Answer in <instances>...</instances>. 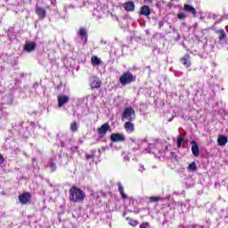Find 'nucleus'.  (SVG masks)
<instances>
[{
  "instance_id": "f257e3e1",
  "label": "nucleus",
  "mask_w": 228,
  "mask_h": 228,
  "mask_svg": "<svg viewBox=\"0 0 228 228\" xmlns=\"http://www.w3.org/2000/svg\"><path fill=\"white\" fill-rule=\"evenodd\" d=\"M85 199H86V194L81 188L76 186L69 188V200L70 202H73L74 204H83Z\"/></svg>"
},
{
  "instance_id": "f03ea898",
  "label": "nucleus",
  "mask_w": 228,
  "mask_h": 228,
  "mask_svg": "<svg viewBox=\"0 0 228 228\" xmlns=\"http://www.w3.org/2000/svg\"><path fill=\"white\" fill-rule=\"evenodd\" d=\"M134 81H136V76H134L133 73L129 71L124 72L119 77V83L122 86L131 85V83H134Z\"/></svg>"
},
{
  "instance_id": "7ed1b4c3",
  "label": "nucleus",
  "mask_w": 228,
  "mask_h": 228,
  "mask_svg": "<svg viewBox=\"0 0 228 228\" xmlns=\"http://www.w3.org/2000/svg\"><path fill=\"white\" fill-rule=\"evenodd\" d=\"M126 118V120L133 122L136 118V111L133 107H126L125 108L123 114H122V120Z\"/></svg>"
},
{
  "instance_id": "20e7f679",
  "label": "nucleus",
  "mask_w": 228,
  "mask_h": 228,
  "mask_svg": "<svg viewBox=\"0 0 228 228\" xmlns=\"http://www.w3.org/2000/svg\"><path fill=\"white\" fill-rule=\"evenodd\" d=\"M108 131H111V126H110L109 123H104L101 126V127L97 128V133L99 138H104L106 134H108Z\"/></svg>"
},
{
  "instance_id": "39448f33",
  "label": "nucleus",
  "mask_w": 228,
  "mask_h": 228,
  "mask_svg": "<svg viewBox=\"0 0 228 228\" xmlns=\"http://www.w3.org/2000/svg\"><path fill=\"white\" fill-rule=\"evenodd\" d=\"M110 141L113 143H118L120 142H126V137L120 133H112L110 134Z\"/></svg>"
},
{
  "instance_id": "423d86ee",
  "label": "nucleus",
  "mask_w": 228,
  "mask_h": 228,
  "mask_svg": "<svg viewBox=\"0 0 228 228\" xmlns=\"http://www.w3.org/2000/svg\"><path fill=\"white\" fill-rule=\"evenodd\" d=\"M57 101H58L59 108H62V106H65V104H69V101H70V97L61 94L58 96Z\"/></svg>"
},
{
  "instance_id": "0eeeda50",
  "label": "nucleus",
  "mask_w": 228,
  "mask_h": 228,
  "mask_svg": "<svg viewBox=\"0 0 228 228\" xmlns=\"http://www.w3.org/2000/svg\"><path fill=\"white\" fill-rule=\"evenodd\" d=\"M191 57L189 55V53H185L184 56H183L180 59V61L182 65H184L186 69H190L191 67Z\"/></svg>"
},
{
  "instance_id": "6e6552de",
  "label": "nucleus",
  "mask_w": 228,
  "mask_h": 228,
  "mask_svg": "<svg viewBox=\"0 0 228 228\" xmlns=\"http://www.w3.org/2000/svg\"><path fill=\"white\" fill-rule=\"evenodd\" d=\"M35 12L37 17H39V19H41L42 20H44V19L47 17V11H45V9L42 6H37Z\"/></svg>"
},
{
  "instance_id": "1a4fd4ad",
  "label": "nucleus",
  "mask_w": 228,
  "mask_h": 228,
  "mask_svg": "<svg viewBox=\"0 0 228 228\" xmlns=\"http://www.w3.org/2000/svg\"><path fill=\"white\" fill-rule=\"evenodd\" d=\"M191 152L195 158H199L200 156V150L199 149V144L195 141L191 142Z\"/></svg>"
},
{
  "instance_id": "9d476101",
  "label": "nucleus",
  "mask_w": 228,
  "mask_h": 228,
  "mask_svg": "<svg viewBox=\"0 0 228 228\" xmlns=\"http://www.w3.org/2000/svg\"><path fill=\"white\" fill-rule=\"evenodd\" d=\"M78 35L84 44H86L88 42V33L86 32V29L85 28H80L78 29Z\"/></svg>"
},
{
  "instance_id": "9b49d317",
  "label": "nucleus",
  "mask_w": 228,
  "mask_h": 228,
  "mask_svg": "<svg viewBox=\"0 0 228 228\" xmlns=\"http://www.w3.org/2000/svg\"><path fill=\"white\" fill-rule=\"evenodd\" d=\"M183 10L184 12H187V13H191L192 17H197V9H195V7L192 5L185 4L183 5Z\"/></svg>"
},
{
  "instance_id": "f8f14e48",
  "label": "nucleus",
  "mask_w": 228,
  "mask_h": 228,
  "mask_svg": "<svg viewBox=\"0 0 228 228\" xmlns=\"http://www.w3.org/2000/svg\"><path fill=\"white\" fill-rule=\"evenodd\" d=\"M124 128L126 133H134V123L133 121H126L124 124Z\"/></svg>"
},
{
  "instance_id": "ddd939ff",
  "label": "nucleus",
  "mask_w": 228,
  "mask_h": 228,
  "mask_svg": "<svg viewBox=\"0 0 228 228\" xmlns=\"http://www.w3.org/2000/svg\"><path fill=\"white\" fill-rule=\"evenodd\" d=\"M19 200L20 204H28L29 202V192H25L19 196Z\"/></svg>"
},
{
  "instance_id": "4468645a",
  "label": "nucleus",
  "mask_w": 228,
  "mask_h": 228,
  "mask_svg": "<svg viewBox=\"0 0 228 228\" xmlns=\"http://www.w3.org/2000/svg\"><path fill=\"white\" fill-rule=\"evenodd\" d=\"M134 3L133 2H126L124 4H123V8L124 10H126V12H134Z\"/></svg>"
},
{
  "instance_id": "2eb2a0df",
  "label": "nucleus",
  "mask_w": 228,
  "mask_h": 228,
  "mask_svg": "<svg viewBox=\"0 0 228 228\" xmlns=\"http://www.w3.org/2000/svg\"><path fill=\"white\" fill-rule=\"evenodd\" d=\"M140 14L149 17V15H151V8L148 5H142L140 10Z\"/></svg>"
},
{
  "instance_id": "dca6fc26",
  "label": "nucleus",
  "mask_w": 228,
  "mask_h": 228,
  "mask_svg": "<svg viewBox=\"0 0 228 228\" xmlns=\"http://www.w3.org/2000/svg\"><path fill=\"white\" fill-rule=\"evenodd\" d=\"M227 142H228V139H227V136L225 135H219L217 138V143L221 147H224V145L227 144Z\"/></svg>"
},
{
  "instance_id": "f3484780",
  "label": "nucleus",
  "mask_w": 228,
  "mask_h": 228,
  "mask_svg": "<svg viewBox=\"0 0 228 228\" xmlns=\"http://www.w3.org/2000/svg\"><path fill=\"white\" fill-rule=\"evenodd\" d=\"M101 85H102V82L97 77H94V79L91 82V88L94 90L95 88H101Z\"/></svg>"
},
{
  "instance_id": "a211bd4d",
  "label": "nucleus",
  "mask_w": 228,
  "mask_h": 228,
  "mask_svg": "<svg viewBox=\"0 0 228 228\" xmlns=\"http://www.w3.org/2000/svg\"><path fill=\"white\" fill-rule=\"evenodd\" d=\"M118 188L121 195V199H123V200H126V199H127V196L126 195V192H124V186L120 182L118 183Z\"/></svg>"
},
{
  "instance_id": "6ab92c4d",
  "label": "nucleus",
  "mask_w": 228,
  "mask_h": 228,
  "mask_svg": "<svg viewBox=\"0 0 228 228\" xmlns=\"http://www.w3.org/2000/svg\"><path fill=\"white\" fill-rule=\"evenodd\" d=\"M216 34L218 35L220 42L225 40V31H224V29L216 30Z\"/></svg>"
},
{
  "instance_id": "aec40b11",
  "label": "nucleus",
  "mask_w": 228,
  "mask_h": 228,
  "mask_svg": "<svg viewBox=\"0 0 228 228\" xmlns=\"http://www.w3.org/2000/svg\"><path fill=\"white\" fill-rule=\"evenodd\" d=\"M159 200H162L161 197H159V196H151L149 198V203L150 204H156Z\"/></svg>"
},
{
  "instance_id": "412c9836",
  "label": "nucleus",
  "mask_w": 228,
  "mask_h": 228,
  "mask_svg": "<svg viewBox=\"0 0 228 228\" xmlns=\"http://www.w3.org/2000/svg\"><path fill=\"white\" fill-rule=\"evenodd\" d=\"M126 220L132 227H136V225H138V220L133 219L131 217H126Z\"/></svg>"
},
{
  "instance_id": "4be33fe9",
  "label": "nucleus",
  "mask_w": 228,
  "mask_h": 228,
  "mask_svg": "<svg viewBox=\"0 0 228 228\" xmlns=\"http://www.w3.org/2000/svg\"><path fill=\"white\" fill-rule=\"evenodd\" d=\"M184 145V137L183 135H179L177 137V147L178 149H181Z\"/></svg>"
},
{
  "instance_id": "5701e85b",
  "label": "nucleus",
  "mask_w": 228,
  "mask_h": 228,
  "mask_svg": "<svg viewBox=\"0 0 228 228\" xmlns=\"http://www.w3.org/2000/svg\"><path fill=\"white\" fill-rule=\"evenodd\" d=\"M102 62L101 59L97 56H93L91 58V63H93V65H101Z\"/></svg>"
},
{
  "instance_id": "b1692460",
  "label": "nucleus",
  "mask_w": 228,
  "mask_h": 228,
  "mask_svg": "<svg viewBox=\"0 0 228 228\" xmlns=\"http://www.w3.org/2000/svg\"><path fill=\"white\" fill-rule=\"evenodd\" d=\"M188 172H196L197 170V164L195 162H191L188 167H187Z\"/></svg>"
},
{
  "instance_id": "393cba45",
  "label": "nucleus",
  "mask_w": 228,
  "mask_h": 228,
  "mask_svg": "<svg viewBox=\"0 0 228 228\" xmlns=\"http://www.w3.org/2000/svg\"><path fill=\"white\" fill-rule=\"evenodd\" d=\"M70 131H72V133H77V123L76 121H74L70 124Z\"/></svg>"
},
{
  "instance_id": "a878e982",
  "label": "nucleus",
  "mask_w": 228,
  "mask_h": 228,
  "mask_svg": "<svg viewBox=\"0 0 228 228\" xmlns=\"http://www.w3.org/2000/svg\"><path fill=\"white\" fill-rule=\"evenodd\" d=\"M176 17H177V19L179 20H184V19H186V13H184V12H178Z\"/></svg>"
},
{
  "instance_id": "bb28decb",
  "label": "nucleus",
  "mask_w": 228,
  "mask_h": 228,
  "mask_svg": "<svg viewBox=\"0 0 228 228\" xmlns=\"http://www.w3.org/2000/svg\"><path fill=\"white\" fill-rule=\"evenodd\" d=\"M36 48H37V43L30 42L29 43V53H32V51H35Z\"/></svg>"
},
{
  "instance_id": "cd10ccee",
  "label": "nucleus",
  "mask_w": 228,
  "mask_h": 228,
  "mask_svg": "<svg viewBox=\"0 0 228 228\" xmlns=\"http://www.w3.org/2000/svg\"><path fill=\"white\" fill-rule=\"evenodd\" d=\"M51 172H56V163L50 161Z\"/></svg>"
},
{
  "instance_id": "c85d7f7f",
  "label": "nucleus",
  "mask_w": 228,
  "mask_h": 228,
  "mask_svg": "<svg viewBox=\"0 0 228 228\" xmlns=\"http://www.w3.org/2000/svg\"><path fill=\"white\" fill-rule=\"evenodd\" d=\"M149 227H151V224H149L148 222H144L141 224L139 226V228H149Z\"/></svg>"
},
{
  "instance_id": "c756f323",
  "label": "nucleus",
  "mask_w": 228,
  "mask_h": 228,
  "mask_svg": "<svg viewBox=\"0 0 228 228\" xmlns=\"http://www.w3.org/2000/svg\"><path fill=\"white\" fill-rule=\"evenodd\" d=\"M94 158H95V155L94 154H86V159H94Z\"/></svg>"
},
{
  "instance_id": "7c9ffc66",
  "label": "nucleus",
  "mask_w": 228,
  "mask_h": 228,
  "mask_svg": "<svg viewBox=\"0 0 228 228\" xmlns=\"http://www.w3.org/2000/svg\"><path fill=\"white\" fill-rule=\"evenodd\" d=\"M24 50L27 51V53H29V43H26Z\"/></svg>"
},
{
  "instance_id": "2f4dec72",
  "label": "nucleus",
  "mask_w": 228,
  "mask_h": 228,
  "mask_svg": "<svg viewBox=\"0 0 228 228\" xmlns=\"http://www.w3.org/2000/svg\"><path fill=\"white\" fill-rule=\"evenodd\" d=\"M4 163V157L0 153V165H3Z\"/></svg>"
},
{
  "instance_id": "473e14b6",
  "label": "nucleus",
  "mask_w": 228,
  "mask_h": 228,
  "mask_svg": "<svg viewBox=\"0 0 228 228\" xmlns=\"http://www.w3.org/2000/svg\"><path fill=\"white\" fill-rule=\"evenodd\" d=\"M153 0H144V3H149L150 4H151Z\"/></svg>"
},
{
  "instance_id": "72a5a7b5",
  "label": "nucleus",
  "mask_w": 228,
  "mask_h": 228,
  "mask_svg": "<svg viewBox=\"0 0 228 228\" xmlns=\"http://www.w3.org/2000/svg\"><path fill=\"white\" fill-rule=\"evenodd\" d=\"M162 26H163V22L160 21V22H159V28H161Z\"/></svg>"
},
{
  "instance_id": "f704fd0d",
  "label": "nucleus",
  "mask_w": 228,
  "mask_h": 228,
  "mask_svg": "<svg viewBox=\"0 0 228 228\" xmlns=\"http://www.w3.org/2000/svg\"><path fill=\"white\" fill-rule=\"evenodd\" d=\"M123 216H126V212L123 213Z\"/></svg>"
},
{
  "instance_id": "c9c22d12",
  "label": "nucleus",
  "mask_w": 228,
  "mask_h": 228,
  "mask_svg": "<svg viewBox=\"0 0 228 228\" xmlns=\"http://www.w3.org/2000/svg\"><path fill=\"white\" fill-rule=\"evenodd\" d=\"M32 161H33V162H35V161H36V159H32Z\"/></svg>"
}]
</instances>
